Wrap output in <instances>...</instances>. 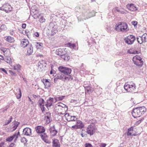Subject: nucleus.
<instances>
[{"mask_svg":"<svg viewBox=\"0 0 147 147\" xmlns=\"http://www.w3.org/2000/svg\"><path fill=\"white\" fill-rule=\"evenodd\" d=\"M67 109V106L61 102L57 104L55 108V111L59 115L64 114Z\"/></svg>","mask_w":147,"mask_h":147,"instance_id":"f257e3e1","label":"nucleus"},{"mask_svg":"<svg viewBox=\"0 0 147 147\" xmlns=\"http://www.w3.org/2000/svg\"><path fill=\"white\" fill-rule=\"evenodd\" d=\"M115 29L118 32H125L128 31V25L125 22H119L115 26Z\"/></svg>","mask_w":147,"mask_h":147,"instance_id":"f03ea898","label":"nucleus"},{"mask_svg":"<svg viewBox=\"0 0 147 147\" xmlns=\"http://www.w3.org/2000/svg\"><path fill=\"white\" fill-rule=\"evenodd\" d=\"M60 79L64 81H68L73 79V77L71 76H66L62 74H57L55 76L54 81L55 82Z\"/></svg>","mask_w":147,"mask_h":147,"instance_id":"7ed1b4c3","label":"nucleus"},{"mask_svg":"<svg viewBox=\"0 0 147 147\" xmlns=\"http://www.w3.org/2000/svg\"><path fill=\"white\" fill-rule=\"evenodd\" d=\"M135 84L133 82L125 83L124 86V89L128 92H131L136 89Z\"/></svg>","mask_w":147,"mask_h":147,"instance_id":"20e7f679","label":"nucleus"},{"mask_svg":"<svg viewBox=\"0 0 147 147\" xmlns=\"http://www.w3.org/2000/svg\"><path fill=\"white\" fill-rule=\"evenodd\" d=\"M59 70L62 73H63L65 75L67 76H71L69 75L71 73V69L66 67L62 66H59L58 67Z\"/></svg>","mask_w":147,"mask_h":147,"instance_id":"39448f33","label":"nucleus"},{"mask_svg":"<svg viewBox=\"0 0 147 147\" xmlns=\"http://www.w3.org/2000/svg\"><path fill=\"white\" fill-rule=\"evenodd\" d=\"M95 128V124L93 123H91L86 128V132L90 136L93 135L96 129Z\"/></svg>","mask_w":147,"mask_h":147,"instance_id":"423d86ee","label":"nucleus"},{"mask_svg":"<svg viewBox=\"0 0 147 147\" xmlns=\"http://www.w3.org/2000/svg\"><path fill=\"white\" fill-rule=\"evenodd\" d=\"M132 60L134 64L138 66H141L143 64V62L141 57L138 55L133 58Z\"/></svg>","mask_w":147,"mask_h":147,"instance_id":"0eeeda50","label":"nucleus"},{"mask_svg":"<svg viewBox=\"0 0 147 147\" xmlns=\"http://www.w3.org/2000/svg\"><path fill=\"white\" fill-rule=\"evenodd\" d=\"M137 133V128L133 126L128 129L127 135V136H136Z\"/></svg>","mask_w":147,"mask_h":147,"instance_id":"6e6552de","label":"nucleus"},{"mask_svg":"<svg viewBox=\"0 0 147 147\" xmlns=\"http://www.w3.org/2000/svg\"><path fill=\"white\" fill-rule=\"evenodd\" d=\"M12 7L11 5L8 3L4 4L0 7V10L4 11L6 13H8L11 11Z\"/></svg>","mask_w":147,"mask_h":147,"instance_id":"1a4fd4ad","label":"nucleus"},{"mask_svg":"<svg viewBox=\"0 0 147 147\" xmlns=\"http://www.w3.org/2000/svg\"><path fill=\"white\" fill-rule=\"evenodd\" d=\"M135 40L136 38L135 36L132 35H130L128 36L125 39V42L129 45L132 44Z\"/></svg>","mask_w":147,"mask_h":147,"instance_id":"9d476101","label":"nucleus"},{"mask_svg":"<svg viewBox=\"0 0 147 147\" xmlns=\"http://www.w3.org/2000/svg\"><path fill=\"white\" fill-rule=\"evenodd\" d=\"M147 39V34H144L142 36H139L137 38V40L138 42L140 44L144 42H145Z\"/></svg>","mask_w":147,"mask_h":147,"instance_id":"9b49d317","label":"nucleus"},{"mask_svg":"<svg viewBox=\"0 0 147 147\" xmlns=\"http://www.w3.org/2000/svg\"><path fill=\"white\" fill-rule=\"evenodd\" d=\"M131 113L132 116L135 118L140 117L142 115L137 107L134 109Z\"/></svg>","mask_w":147,"mask_h":147,"instance_id":"f8f14e48","label":"nucleus"},{"mask_svg":"<svg viewBox=\"0 0 147 147\" xmlns=\"http://www.w3.org/2000/svg\"><path fill=\"white\" fill-rule=\"evenodd\" d=\"M127 8L129 10L135 11L138 10V8L136 5L133 3H128L126 5Z\"/></svg>","mask_w":147,"mask_h":147,"instance_id":"ddd939ff","label":"nucleus"},{"mask_svg":"<svg viewBox=\"0 0 147 147\" xmlns=\"http://www.w3.org/2000/svg\"><path fill=\"white\" fill-rule=\"evenodd\" d=\"M0 50L3 52V55L5 57L11 55V51L9 49L2 47L0 48Z\"/></svg>","mask_w":147,"mask_h":147,"instance_id":"4468645a","label":"nucleus"},{"mask_svg":"<svg viewBox=\"0 0 147 147\" xmlns=\"http://www.w3.org/2000/svg\"><path fill=\"white\" fill-rule=\"evenodd\" d=\"M49 80L44 78L41 80V81L44 84L45 88H49L51 85V84Z\"/></svg>","mask_w":147,"mask_h":147,"instance_id":"2eb2a0df","label":"nucleus"},{"mask_svg":"<svg viewBox=\"0 0 147 147\" xmlns=\"http://www.w3.org/2000/svg\"><path fill=\"white\" fill-rule=\"evenodd\" d=\"M36 132L38 133H44L45 130V128L44 127L41 126H38L35 127Z\"/></svg>","mask_w":147,"mask_h":147,"instance_id":"dca6fc26","label":"nucleus"},{"mask_svg":"<svg viewBox=\"0 0 147 147\" xmlns=\"http://www.w3.org/2000/svg\"><path fill=\"white\" fill-rule=\"evenodd\" d=\"M4 39L7 42L10 43L13 42L15 41L14 38L10 36H5Z\"/></svg>","mask_w":147,"mask_h":147,"instance_id":"f3484780","label":"nucleus"},{"mask_svg":"<svg viewBox=\"0 0 147 147\" xmlns=\"http://www.w3.org/2000/svg\"><path fill=\"white\" fill-rule=\"evenodd\" d=\"M51 136H55L57 133L54 126L51 127L49 129Z\"/></svg>","mask_w":147,"mask_h":147,"instance_id":"a211bd4d","label":"nucleus"},{"mask_svg":"<svg viewBox=\"0 0 147 147\" xmlns=\"http://www.w3.org/2000/svg\"><path fill=\"white\" fill-rule=\"evenodd\" d=\"M29 42L27 39H23L21 41V45L23 47H25L29 44Z\"/></svg>","mask_w":147,"mask_h":147,"instance_id":"6ab92c4d","label":"nucleus"},{"mask_svg":"<svg viewBox=\"0 0 147 147\" xmlns=\"http://www.w3.org/2000/svg\"><path fill=\"white\" fill-rule=\"evenodd\" d=\"M128 52L131 54H137L140 53V51L137 50L135 48L130 49L128 51Z\"/></svg>","mask_w":147,"mask_h":147,"instance_id":"aec40b11","label":"nucleus"},{"mask_svg":"<svg viewBox=\"0 0 147 147\" xmlns=\"http://www.w3.org/2000/svg\"><path fill=\"white\" fill-rule=\"evenodd\" d=\"M53 147H60V144L59 140L55 139L53 140Z\"/></svg>","mask_w":147,"mask_h":147,"instance_id":"412c9836","label":"nucleus"},{"mask_svg":"<svg viewBox=\"0 0 147 147\" xmlns=\"http://www.w3.org/2000/svg\"><path fill=\"white\" fill-rule=\"evenodd\" d=\"M23 133L25 135H30L31 134V129L29 128H25L23 130Z\"/></svg>","mask_w":147,"mask_h":147,"instance_id":"4be33fe9","label":"nucleus"},{"mask_svg":"<svg viewBox=\"0 0 147 147\" xmlns=\"http://www.w3.org/2000/svg\"><path fill=\"white\" fill-rule=\"evenodd\" d=\"M42 139L44 141L47 143H50V142L49 141L48 139L47 136L45 134H41L40 135Z\"/></svg>","mask_w":147,"mask_h":147,"instance_id":"5701e85b","label":"nucleus"},{"mask_svg":"<svg viewBox=\"0 0 147 147\" xmlns=\"http://www.w3.org/2000/svg\"><path fill=\"white\" fill-rule=\"evenodd\" d=\"M76 125L79 129H82L84 126V124L81 121L79 120H77Z\"/></svg>","mask_w":147,"mask_h":147,"instance_id":"b1692460","label":"nucleus"},{"mask_svg":"<svg viewBox=\"0 0 147 147\" xmlns=\"http://www.w3.org/2000/svg\"><path fill=\"white\" fill-rule=\"evenodd\" d=\"M138 110L140 111V113L142 115L145 113L146 111V109L144 106L140 107H137Z\"/></svg>","mask_w":147,"mask_h":147,"instance_id":"393cba45","label":"nucleus"},{"mask_svg":"<svg viewBox=\"0 0 147 147\" xmlns=\"http://www.w3.org/2000/svg\"><path fill=\"white\" fill-rule=\"evenodd\" d=\"M15 138H16V140L18 138V136L16 134H14L13 136H11L7 138L6 139V141L11 142Z\"/></svg>","mask_w":147,"mask_h":147,"instance_id":"a878e982","label":"nucleus"},{"mask_svg":"<svg viewBox=\"0 0 147 147\" xmlns=\"http://www.w3.org/2000/svg\"><path fill=\"white\" fill-rule=\"evenodd\" d=\"M33 52V47L31 45L28 46L27 48V53L28 55H30L32 54Z\"/></svg>","mask_w":147,"mask_h":147,"instance_id":"bb28decb","label":"nucleus"},{"mask_svg":"<svg viewBox=\"0 0 147 147\" xmlns=\"http://www.w3.org/2000/svg\"><path fill=\"white\" fill-rule=\"evenodd\" d=\"M22 66L19 64H16L13 65V69L14 70L19 71L21 70Z\"/></svg>","mask_w":147,"mask_h":147,"instance_id":"cd10ccee","label":"nucleus"},{"mask_svg":"<svg viewBox=\"0 0 147 147\" xmlns=\"http://www.w3.org/2000/svg\"><path fill=\"white\" fill-rule=\"evenodd\" d=\"M5 61L9 64H11L12 63V61L10 57V56H5L4 59Z\"/></svg>","mask_w":147,"mask_h":147,"instance_id":"c85d7f7f","label":"nucleus"},{"mask_svg":"<svg viewBox=\"0 0 147 147\" xmlns=\"http://www.w3.org/2000/svg\"><path fill=\"white\" fill-rule=\"evenodd\" d=\"M45 64L46 63L43 61H39L38 63V67L42 69L45 66Z\"/></svg>","mask_w":147,"mask_h":147,"instance_id":"c756f323","label":"nucleus"},{"mask_svg":"<svg viewBox=\"0 0 147 147\" xmlns=\"http://www.w3.org/2000/svg\"><path fill=\"white\" fill-rule=\"evenodd\" d=\"M19 93H16L15 94V95L16 96V98L17 99L20 98L22 96V93L21 92V90L20 88L18 89Z\"/></svg>","mask_w":147,"mask_h":147,"instance_id":"7c9ffc66","label":"nucleus"},{"mask_svg":"<svg viewBox=\"0 0 147 147\" xmlns=\"http://www.w3.org/2000/svg\"><path fill=\"white\" fill-rule=\"evenodd\" d=\"M61 58L65 61H68L70 59V57L69 56L66 55H62Z\"/></svg>","mask_w":147,"mask_h":147,"instance_id":"2f4dec72","label":"nucleus"},{"mask_svg":"<svg viewBox=\"0 0 147 147\" xmlns=\"http://www.w3.org/2000/svg\"><path fill=\"white\" fill-rule=\"evenodd\" d=\"M64 116L66 120L68 121H70L71 116L68 113H66L65 115Z\"/></svg>","mask_w":147,"mask_h":147,"instance_id":"473e14b6","label":"nucleus"},{"mask_svg":"<svg viewBox=\"0 0 147 147\" xmlns=\"http://www.w3.org/2000/svg\"><path fill=\"white\" fill-rule=\"evenodd\" d=\"M56 53L57 54L61 56L63 55V51L61 49H59L57 50L56 51Z\"/></svg>","mask_w":147,"mask_h":147,"instance_id":"72a5a7b5","label":"nucleus"},{"mask_svg":"<svg viewBox=\"0 0 147 147\" xmlns=\"http://www.w3.org/2000/svg\"><path fill=\"white\" fill-rule=\"evenodd\" d=\"M44 101L43 99L42 98H40L39 99L38 103L40 107H41L42 105H44Z\"/></svg>","mask_w":147,"mask_h":147,"instance_id":"f704fd0d","label":"nucleus"},{"mask_svg":"<svg viewBox=\"0 0 147 147\" xmlns=\"http://www.w3.org/2000/svg\"><path fill=\"white\" fill-rule=\"evenodd\" d=\"M46 20L43 16H41L39 19V21L40 23H43L45 22Z\"/></svg>","mask_w":147,"mask_h":147,"instance_id":"c9c22d12","label":"nucleus"},{"mask_svg":"<svg viewBox=\"0 0 147 147\" xmlns=\"http://www.w3.org/2000/svg\"><path fill=\"white\" fill-rule=\"evenodd\" d=\"M67 45V46L70 47L71 48H74L75 47H76V45L74 44H71V43H68Z\"/></svg>","mask_w":147,"mask_h":147,"instance_id":"e433bc0d","label":"nucleus"},{"mask_svg":"<svg viewBox=\"0 0 147 147\" xmlns=\"http://www.w3.org/2000/svg\"><path fill=\"white\" fill-rule=\"evenodd\" d=\"M53 104V101L51 100H49L47 101V103L46 104V106L47 107H50Z\"/></svg>","mask_w":147,"mask_h":147,"instance_id":"4c0bfd02","label":"nucleus"},{"mask_svg":"<svg viewBox=\"0 0 147 147\" xmlns=\"http://www.w3.org/2000/svg\"><path fill=\"white\" fill-rule=\"evenodd\" d=\"M43 44L41 42H37L36 43V46L38 48H40L42 47Z\"/></svg>","mask_w":147,"mask_h":147,"instance_id":"58836bf2","label":"nucleus"},{"mask_svg":"<svg viewBox=\"0 0 147 147\" xmlns=\"http://www.w3.org/2000/svg\"><path fill=\"white\" fill-rule=\"evenodd\" d=\"M70 119H71L70 120V121H75L77 119V118L75 116H71V117L70 118Z\"/></svg>","mask_w":147,"mask_h":147,"instance_id":"ea45409f","label":"nucleus"},{"mask_svg":"<svg viewBox=\"0 0 147 147\" xmlns=\"http://www.w3.org/2000/svg\"><path fill=\"white\" fill-rule=\"evenodd\" d=\"M9 72L12 76H17L16 74L12 70H9Z\"/></svg>","mask_w":147,"mask_h":147,"instance_id":"a19ab883","label":"nucleus"},{"mask_svg":"<svg viewBox=\"0 0 147 147\" xmlns=\"http://www.w3.org/2000/svg\"><path fill=\"white\" fill-rule=\"evenodd\" d=\"M64 97L65 96H61L58 97H57L56 99L57 100H61L63 99Z\"/></svg>","mask_w":147,"mask_h":147,"instance_id":"79ce46f5","label":"nucleus"},{"mask_svg":"<svg viewBox=\"0 0 147 147\" xmlns=\"http://www.w3.org/2000/svg\"><path fill=\"white\" fill-rule=\"evenodd\" d=\"M41 108V110L43 113H44L45 112V111L46 109V108L44 107V105H42L41 107H40Z\"/></svg>","mask_w":147,"mask_h":147,"instance_id":"37998d69","label":"nucleus"},{"mask_svg":"<svg viewBox=\"0 0 147 147\" xmlns=\"http://www.w3.org/2000/svg\"><path fill=\"white\" fill-rule=\"evenodd\" d=\"M85 147H93L92 144L89 143H86L85 144Z\"/></svg>","mask_w":147,"mask_h":147,"instance_id":"c03bdc74","label":"nucleus"},{"mask_svg":"<svg viewBox=\"0 0 147 147\" xmlns=\"http://www.w3.org/2000/svg\"><path fill=\"white\" fill-rule=\"evenodd\" d=\"M40 15V14H34L33 15V17L34 19H36L37 18L39 17Z\"/></svg>","mask_w":147,"mask_h":147,"instance_id":"a18cd8bd","label":"nucleus"},{"mask_svg":"<svg viewBox=\"0 0 147 147\" xmlns=\"http://www.w3.org/2000/svg\"><path fill=\"white\" fill-rule=\"evenodd\" d=\"M132 24L134 26L137 25V22L136 21H133L131 22Z\"/></svg>","mask_w":147,"mask_h":147,"instance_id":"49530a36","label":"nucleus"},{"mask_svg":"<svg viewBox=\"0 0 147 147\" xmlns=\"http://www.w3.org/2000/svg\"><path fill=\"white\" fill-rule=\"evenodd\" d=\"M141 121L140 120L138 121H136V122L135 123V125L136 126L138 125L141 123Z\"/></svg>","mask_w":147,"mask_h":147,"instance_id":"de8ad7c7","label":"nucleus"},{"mask_svg":"<svg viewBox=\"0 0 147 147\" xmlns=\"http://www.w3.org/2000/svg\"><path fill=\"white\" fill-rule=\"evenodd\" d=\"M0 70H1L4 72L6 74H8V73L3 68H0Z\"/></svg>","mask_w":147,"mask_h":147,"instance_id":"09e8293b","label":"nucleus"},{"mask_svg":"<svg viewBox=\"0 0 147 147\" xmlns=\"http://www.w3.org/2000/svg\"><path fill=\"white\" fill-rule=\"evenodd\" d=\"M33 35L35 36L38 37L39 36V33L37 32H35L34 33Z\"/></svg>","mask_w":147,"mask_h":147,"instance_id":"8fccbe9b","label":"nucleus"},{"mask_svg":"<svg viewBox=\"0 0 147 147\" xmlns=\"http://www.w3.org/2000/svg\"><path fill=\"white\" fill-rule=\"evenodd\" d=\"M1 29H5L6 28V26L5 25H2L1 26Z\"/></svg>","mask_w":147,"mask_h":147,"instance_id":"3c124183","label":"nucleus"},{"mask_svg":"<svg viewBox=\"0 0 147 147\" xmlns=\"http://www.w3.org/2000/svg\"><path fill=\"white\" fill-rule=\"evenodd\" d=\"M71 127L73 128L78 129H79L77 125L76 124L75 125H73Z\"/></svg>","mask_w":147,"mask_h":147,"instance_id":"603ef678","label":"nucleus"},{"mask_svg":"<svg viewBox=\"0 0 147 147\" xmlns=\"http://www.w3.org/2000/svg\"><path fill=\"white\" fill-rule=\"evenodd\" d=\"M5 144L4 142H2L0 143V147H3Z\"/></svg>","mask_w":147,"mask_h":147,"instance_id":"864d4df0","label":"nucleus"},{"mask_svg":"<svg viewBox=\"0 0 147 147\" xmlns=\"http://www.w3.org/2000/svg\"><path fill=\"white\" fill-rule=\"evenodd\" d=\"M15 144L13 143H11L9 146V147H15Z\"/></svg>","mask_w":147,"mask_h":147,"instance_id":"5fc2aeb1","label":"nucleus"},{"mask_svg":"<svg viewBox=\"0 0 147 147\" xmlns=\"http://www.w3.org/2000/svg\"><path fill=\"white\" fill-rule=\"evenodd\" d=\"M106 144L105 143H102L101 144L100 147H105Z\"/></svg>","mask_w":147,"mask_h":147,"instance_id":"6e6d98bb","label":"nucleus"},{"mask_svg":"<svg viewBox=\"0 0 147 147\" xmlns=\"http://www.w3.org/2000/svg\"><path fill=\"white\" fill-rule=\"evenodd\" d=\"M12 119L13 118L11 116L10 118V120L8 121L7 124H8L11 121Z\"/></svg>","mask_w":147,"mask_h":147,"instance_id":"4d7b16f0","label":"nucleus"},{"mask_svg":"<svg viewBox=\"0 0 147 147\" xmlns=\"http://www.w3.org/2000/svg\"><path fill=\"white\" fill-rule=\"evenodd\" d=\"M26 27V24H23L22 25V27L23 28H25Z\"/></svg>","mask_w":147,"mask_h":147,"instance_id":"13d9d810","label":"nucleus"},{"mask_svg":"<svg viewBox=\"0 0 147 147\" xmlns=\"http://www.w3.org/2000/svg\"><path fill=\"white\" fill-rule=\"evenodd\" d=\"M4 57L1 55H0V59L1 60H4Z\"/></svg>","mask_w":147,"mask_h":147,"instance_id":"bf43d9fd","label":"nucleus"},{"mask_svg":"<svg viewBox=\"0 0 147 147\" xmlns=\"http://www.w3.org/2000/svg\"><path fill=\"white\" fill-rule=\"evenodd\" d=\"M120 12L122 14H125L126 13L124 11H120Z\"/></svg>","mask_w":147,"mask_h":147,"instance_id":"052dcab7","label":"nucleus"},{"mask_svg":"<svg viewBox=\"0 0 147 147\" xmlns=\"http://www.w3.org/2000/svg\"><path fill=\"white\" fill-rule=\"evenodd\" d=\"M116 10L118 12H120L121 11V10H120L117 7H116L115 8Z\"/></svg>","mask_w":147,"mask_h":147,"instance_id":"680f3d73","label":"nucleus"},{"mask_svg":"<svg viewBox=\"0 0 147 147\" xmlns=\"http://www.w3.org/2000/svg\"><path fill=\"white\" fill-rule=\"evenodd\" d=\"M18 125H15L14 126V129H16L17 127H18Z\"/></svg>","mask_w":147,"mask_h":147,"instance_id":"e2e57ef3","label":"nucleus"},{"mask_svg":"<svg viewBox=\"0 0 147 147\" xmlns=\"http://www.w3.org/2000/svg\"><path fill=\"white\" fill-rule=\"evenodd\" d=\"M50 73L51 74H52V71H50Z\"/></svg>","mask_w":147,"mask_h":147,"instance_id":"0e129e2a","label":"nucleus"},{"mask_svg":"<svg viewBox=\"0 0 147 147\" xmlns=\"http://www.w3.org/2000/svg\"><path fill=\"white\" fill-rule=\"evenodd\" d=\"M81 135H82V137H84V136H83V134H82Z\"/></svg>","mask_w":147,"mask_h":147,"instance_id":"69168bd1","label":"nucleus"},{"mask_svg":"<svg viewBox=\"0 0 147 147\" xmlns=\"http://www.w3.org/2000/svg\"><path fill=\"white\" fill-rule=\"evenodd\" d=\"M92 1H95V0H91Z\"/></svg>","mask_w":147,"mask_h":147,"instance_id":"338daca9","label":"nucleus"},{"mask_svg":"<svg viewBox=\"0 0 147 147\" xmlns=\"http://www.w3.org/2000/svg\"><path fill=\"white\" fill-rule=\"evenodd\" d=\"M47 118L48 119H49V117H48V116H47Z\"/></svg>","mask_w":147,"mask_h":147,"instance_id":"774afa93","label":"nucleus"}]
</instances>
